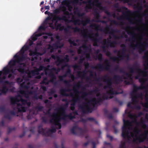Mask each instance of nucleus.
Instances as JSON below:
<instances>
[{"label":"nucleus","instance_id":"nucleus-1","mask_svg":"<svg viewBox=\"0 0 148 148\" xmlns=\"http://www.w3.org/2000/svg\"><path fill=\"white\" fill-rule=\"evenodd\" d=\"M56 110L61 112L59 116H58L56 113L53 112L51 116L52 118L50 119L49 122L55 126H58V129H60L61 128V125L60 122L61 120L65 121H67L66 118L68 117V114H66L65 112V108L64 106H60L58 108H57Z\"/></svg>","mask_w":148,"mask_h":148},{"label":"nucleus","instance_id":"nucleus-2","mask_svg":"<svg viewBox=\"0 0 148 148\" xmlns=\"http://www.w3.org/2000/svg\"><path fill=\"white\" fill-rule=\"evenodd\" d=\"M103 100L101 97H99L96 99L94 98L88 101L87 103H84L82 105H80L79 108L81 109L82 112L86 113L87 111L91 112L92 111L90 108V104H91L94 107L97 104H99L103 101Z\"/></svg>","mask_w":148,"mask_h":148},{"label":"nucleus","instance_id":"nucleus-3","mask_svg":"<svg viewBox=\"0 0 148 148\" xmlns=\"http://www.w3.org/2000/svg\"><path fill=\"white\" fill-rule=\"evenodd\" d=\"M108 77L107 75L104 76L101 79L104 80V81L106 82V85L104 86L103 88L106 89L107 88H108L110 90L107 91V94L110 96V98H112L113 96L112 95H117L118 94V92L114 90L112 87V79L108 77V79H107Z\"/></svg>","mask_w":148,"mask_h":148},{"label":"nucleus","instance_id":"nucleus-4","mask_svg":"<svg viewBox=\"0 0 148 148\" xmlns=\"http://www.w3.org/2000/svg\"><path fill=\"white\" fill-rule=\"evenodd\" d=\"M123 125L122 127V133L121 136L124 139H127V140H130L131 139V136L129 135V129L128 127L131 125V123L129 120H125L123 119Z\"/></svg>","mask_w":148,"mask_h":148},{"label":"nucleus","instance_id":"nucleus-5","mask_svg":"<svg viewBox=\"0 0 148 148\" xmlns=\"http://www.w3.org/2000/svg\"><path fill=\"white\" fill-rule=\"evenodd\" d=\"M12 84V82L8 80H4L1 77H0V95L6 94L8 90L6 85H11Z\"/></svg>","mask_w":148,"mask_h":148},{"label":"nucleus","instance_id":"nucleus-6","mask_svg":"<svg viewBox=\"0 0 148 148\" xmlns=\"http://www.w3.org/2000/svg\"><path fill=\"white\" fill-rule=\"evenodd\" d=\"M114 7L116 8V11L119 12H122L123 14H124V11H125L124 18L126 19L129 20L130 18L129 14L131 13V12L130 10H128L127 8L125 6H122L121 7H119V4L118 3L114 4L113 5Z\"/></svg>","mask_w":148,"mask_h":148},{"label":"nucleus","instance_id":"nucleus-7","mask_svg":"<svg viewBox=\"0 0 148 148\" xmlns=\"http://www.w3.org/2000/svg\"><path fill=\"white\" fill-rule=\"evenodd\" d=\"M133 46L131 45V47L133 48H133L134 49L135 48H137L138 49V51L140 53L144 52L145 51L144 49H145L148 47V42L147 41H145L143 42H140L139 44L137 43L136 44H133Z\"/></svg>","mask_w":148,"mask_h":148},{"label":"nucleus","instance_id":"nucleus-8","mask_svg":"<svg viewBox=\"0 0 148 148\" xmlns=\"http://www.w3.org/2000/svg\"><path fill=\"white\" fill-rule=\"evenodd\" d=\"M14 57L16 59L11 60L8 63L10 68H12L15 66L16 62L19 63L23 61L25 59L24 56H20L19 55H17V54L14 56Z\"/></svg>","mask_w":148,"mask_h":148},{"label":"nucleus","instance_id":"nucleus-9","mask_svg":"<svg viewBox=\"0 0 148 148\" xmlns=\"http://www.w3.org/2000/svg\"><path fill=\"white\" fill-rule=\"evenodd\" d=\"M70 131L71 133L74 135L78 134L80 136H83L86 132L85 130H84L77 125L73 126L70 129Z\"/></svg>","mask_w":148,"mask_h":148},{"label":"nucleus","instance_id":"nucleus-10","mask_svg":"<svg viewBox=\"0 0 148 148\" xmlns=\"http://www.w3.org/2000/svg\"><path fill=\"white\" fill-rule=\"evenodd\" d=\"M104 63L105 64H104L101 63L97 64L96 66L94 67V68L99 70H100L102 71L104 70L109 71L110 69V65L108 60L107 59L105 60Z\"/></svg>","mask_w":148,"mask_h":148},{"label":"nucleus","instance_id":"nucleus-11","mask_svg":"<svg viewBox=\"0 0 148 148\" xmlns=\"http://www.w3.org/2000/svg\"><path fill=\"white\" fill-rule=\"evenodd\" d=\"M48 76L50 77L49 81H48L47 77H44L42 80L40 82L41 84H45L47 85L49 84L50 82H53L56 79V77L55 75L52 71L48 73Z\"/></svg>","mask_w":148,"mask_h":148},{"label":"nucleus","instance_id":"nucleus-12","mask_svg":"<svg viewBox=\"0 0 148 148\" xmlns=\"http://www.w3.org/2000/svg\"><path fill=\"white\" fill-rule=\"evenodd\" d=\"M43 69L45 70V74L47 75V70H48L49 69L41 65L40 66L39 68H37L35 70L31 71L28 74V75L29 77H30V75H32L33 76H34L36 75H38L39 74V72L40 71H42Z\"/></svg>","mask_w":148,"mask_h":148},{"label":"nucleus","instance_id":"nucleus-13","mask_svg":"<svg viewBox=\"0 0 148 148\" xmlns=\"http://www.w3.org/2000/svg\"><path fill=\"white\" fill-rule=\"evenodd\" d=\"M148 135V130L145 131L144 133L140 135L139 137H137L136 135L135 136L136 137V138L133 139V141L135 142L138 141L139 143H142L146 139H148L147 136Z\"/></svg>","mask_w":148,"mask_h":148},{"label":"nucleus","instance_id":"nucleus-14","mask_svg":"<svg viewBox=\"0 0 148 148\" xmlns=\"http://www.w3.org/2000/svg\"><path fill=\"white\" fill-rule=\"evenodd\" d=\"M110 30L109 32V34L112 36L115 39H120V36L114 35L115 33L118 32H119V30L117 29H110L109 26L107 25L106 28L105 29L104 31L108 32L109 31L108 30Z\"/></svg>","mask_w":148,"mask_h":148},{"label":"nucleus","instance_id":"nucleus-15","mask_svg":"<svg viewBox=\"0 0 148 148\" xmlns=\"http://www.w3.org/2000/svg\"><path fill=\"white\" fill-rule=\"evenodd\" d=\"M148 87V84L146 85L142 86H138L135 85H134L133 90L131 92L130 95H138L139 93H137L138 90L143 89H146Z\"/></svg>","mask_w":148,"mask_h":148},{"label":"nucleus","instance_id":"nucleus-16","mask_svg":"<svg viewBox=\"0 0 148 148\" xmlns=\"http://www.w3.org/2000/svg\"><path fill=\"white\" fill-rule=\"evenodd\" d=\"M38 132L39 134L45 136H50L51 133L50 131H49V129L45 132V130L42 128L41 125H40L38 126Z\"/></svg>","mask_w":148,"mask_h":148},{"label":"nucleus","instance_id":"nucleus-17","mask_svg":"<svg viewBox=\"0 0 148 148\" xmlns=\"http://www.w3.org/2000/svg\"><path fill=\"white\" fill-rule=\"evenodd\" d=\"M126 47L123 48L122 49V52L121 55L120 56H119L118 57H110V60H112L114 62L116 61L119 62L121 60L123 59L124 55L125 54V51H126Z\"/></svg>","mask_w":148,"mask_h":148},{"label":"nucleus","instance_id":"nucleus-18","mask_svg":"<svg viewBox=\"0 0 148 148\" xmlns=\"http://www.w3.org/2000/svg\"><path fill=\"white\" fill-rule=\"evenodd\" d=\"M72 29L73 30L74 32H81L82 34L83 38L85 39L86 42H87L88 38L90 37L86 33H84L83 30L80 28L76 27H73Z\"/></svg>","mask_w":148,"mask_h":148},{"label":"nucleus","instance_id":"nucleus-19","mask_svg":"<svg viewBox=\"0 0 148 148\" xmlns=\"http://www.w3.org/2000/svg\"><path fill=\"white\" fill-rule=\"evenodd\" d=\"M107 43L110 44L109 46L110 47H114L117 44V42L116 41H111L110 40L108 39V41H107L106 39H104L103 41V45L106 46L107 48L109 47V45L107 44Z\"/></svg>","mask_w":148,"mask_h":148},{"label":"nucleus","instance_id":"nucleus-20","mask_svg":"<svg viewBox=\"0 0 148 148\" xmlns=\"http://www.w3.org/2000/svg\"><path fill=\"white\" fill-rule=\"evenodd\" d=\"M90 22V19L87 18L85 21L82 20L81 21L79 19H76L74 21V23L75 25L77 24L79 25V23L81 22L82 25L84 26H86L87 24L89 23Z\"/></svg>","mask_w":148,"mask_h":148},{"label":"nucleus","instance_id":"nucleus-21","mask_svg":"<svg viewBox=\"0 0 148 148\" xmlns=\"http://www.w3.org/2000/svg\"><path fill=\"white\" fill-rule=\"evenodd\" d=\"M134 67H135L136 69L137 70V72L139 74L140 73H142L144 74L145 73L147 74V71L145 69H144L142 71L139 67V64L137 62H135L133 64Z\"/></svg>","mask_w":148,"mask_h":148},{"label":"nucleus","instance_id":"nucleus-22","mask_svg":"<svg viewBox=\"0 0 148 148\" xmlns=\"http://www.w3.org/2000/svg\"><path fill=\"white\" fill-rule=\"evenodd\" d=\"M99 36V34L98 32L94 34V36H91V40L93 42V45L94 46H98V43L99 42L100 38H98Z\"/></svg>","mask_w":148,"mask_h":148},{"label":"nucleus","instance_id":"nucleus-23","mask_svg":"<svg viewBox=\"0 0 148 148\" xmlns=\"http://www.w3.org/2000/svg\"><path fill=\"white\" fill-rule=\"evenodd\" d=\"M67 8L66 7L64 6H63L60 7L58 9H56L54 11V13L55 14H57L60 13V10L63 11L64 14L68 15L69 14V12L68 11H66Z\"/></svg>","mask_w":148,"mask_h":148},{"label":"nucleus","instance_id":"nucleus-24","mask_svg":"<svg viewBox=\"0 0 148 148\" xmlns=\"http://www.w3.org/2000/svg\"><path fill=\"white\" fill-rule=\"evenodd\" d=\"M113 83L114 84H118L120 81H122V78L118 75H114L113 77Z\"/></svg>","mask_w":148,"mask_h":148},{"label":"nucleus","instance_id":"nucleus-25","mask_svg":"<svg viewBox=\"0 0 148 148\" xmlns=\"http://www.w3.org/2000/svg\"><path fill=\"white\" fill-rule=\"evenodd\" d=\"M51 19V18L49 17H48L47 18H46L42 25L40 26L38 28V31H40L41 30H45L47 27L46 26L47 24V21H48L50 20Z\"/></svg>","mask_w":148,"mask_h":148},{"label":"nucleus","instance_id":"nucleus-26","mask_svg":"<svg viewBox=\"0 0 148 148\" xmlns=\"http://www.w3.org/2000/svg\"><path fill=\"white\" fill-rule=\"evenodd\" d=\"M130 96L132 98V103L134 104L137 102V99L138 98H142V93H140L138 94V95H130Z\"/></svg>","mask_w":148,"mask_h":148},{"label":"nucleus","instance_id":"nucleus-27","mask_svg":"<svg viewBox=\"0 0 148 148\" xmlns=\"http://www.w3.org/2000/svg\"><path fill=\"white\" fill-rule=\"evenodd\" d=\"M62 5H66L68 8V10L69 11H71L73 9L72 6L70 5L71 3L69 0H65L63 1L62 3Z\"/></svg>","mask_w":148,"mask_h":148},{"label":"nucleus","instance_id":"nucleus-28","mask_svg":"<svg viewBox=\"0 0 148 148\" xmlns=\"http://www.w3.org/2000/svg\"><path fill=\"white\" fill-rule=\"evenodd\" d=\"M99 89L98 88H97L95 90L90 91L88 93L86 92H83L81 97L83 99H84L85 97H86L88 94L91 95L92 94V92L97 93L99 92Z\"/></svg>","mask_w":148,"mask_h":148},{"label":"nucleus","instance_id":"nucleus-29","mask_svg":"<svg viewBox=\"0 0 148 148\" xmlns=\"http://www.w3.org/2000/svg\"><path fill=\"white\" fill-rule=\"evenodd\" d=\"M71 90H72L69 88H68L67 89L65 88H62L60 89V94L64 96L68 97L69 96V95L66 93V92H70Z\"/></svg>","mask_w":148,"mask_h":148},{"label":"nucleus","instance_id":"nucleus-30","mask_svg":"<svg viewBox=\"0 0 148 148\" xmlns=\"http://www.w3.org/2000/svg\"><path fill=\"white\" fill-rule=\"evenodd\" d=\"M82 83L83 82H79L77 84H76L75 85L73 88V90L74 91L75 93L79 94L81 92H79L78 89H76V88H78L80 87H82L81 86L82 84Z\"/></svg>","mask_w":148,"mask_h":148},{"label":"nucleus","instance_id":"nucleus-31","mask_svg":"<svg viewBox=\"0 0 148 148\" xmlns=\"http://www.w3.org/2000/svg\"><path fill=\"white\" fill-rule=\"evenodd\" d=\"M127 33L128 34L131 35L132 36L131 39L129 38L128 40V41L130 42L132 40L133 42H135V40L136 39L135 36L136 35V34L134 32L129 31L127 32Z\"/></svg>","mask_w":148,"mask_h":148},{"label":"nucleus","instance_id":"nucleus-32","mask_svg":"<svg viewBox=\"0 0 148 148\" xmlns=\"http://www.w3.org/2000/svg\"><path fill=\"white\" fill-rule=\"evenodd\" d=\"M58 78L60 81L61 82H63L66 86H71V85L70 84L71 82L70 81H68L66 80H64V78L62 75L59 76Z\"/></svg>","mask_w":148,"mask_h":148},{"label":"nucleus","instance_id":"nucleus-33","mask_svg":"<svg viewBox=\"0 0 148 148\" xmlns=\"http://www.w3.org/2000/svg\"><path fill=\"white\" fill-rule=\"evenodd\" d=\"M10 101L11 104L12 105L15 104L17 102L21 101L20 99H19L17 96L15 97H11L10 98Z\"/></svg>","mask_w":148,"mask_h":148},{"label":"nucleus","instance_id":"nucleus-34","mask_svg":"<svg viewBox=\"0 0 148 148\" xmlns=\"http://www.w3.org/2000/svg\"><path fill=\"white\" fill-rule=\"evenodd\" d=\"M20 93L24 95L25 97L28 98L29 95L32 94L33 91L31 90L26 91L24 90H21Z\"/></svg>","mask_w":148,"mask_h":148},{"label":"nucleus","instance_id":"nucleus-35","mask_svg":"<svg viewBox=\"0 0 148 148\" xmlns=\"http://www.w3.org/2000/svg\"><path fill=\"white\" fill-rule=\"evenodd\" d=\"M23 65L24 66H25V64L24 63H19V65L18 66V68L17 69L19 72L22 73H24L25 71V69L21 66V65Z\"/></svg>","mask_w":148,"mask_h":148},{"label":"nucleus","instance_id":"nucleus-36","mask_svg":"<svg viewBox=\"0 0 148 148\" xmlns=\"http://www.w3.org/2000/svg\"><path fill=\"white\" fill-rule=\"evenodd\" d=\"M80 97H78L72 99L71 101L72 103L71 104V105L75 106L77 103L80 101Z\"/></svg>","mask_w":148,"mask_h":148},{"label":"nucleus","instance_id":"nucleus-37","mask_svg":"<svg viewBox=\"0 0 148 148\" xmlns=\"http://www.w3.org/2000/svg\"><path fill=\"white\" fill-rule=\"evenodd\" d=\"M29 49V47L28 45H25L20 50V52L21 54L22 55L21 56H24V54L25 52L27 51Z\"/></svg>","mask_w":148,"mask_h":148},{"label":"nucleus","instance_id":"nucleus-38","mask_svg":"<svg viewBox=\"0 0 148 148\" xmlns=\"http://www.w3.org/2000/svg\"><path fill=\"white\" fill-rule=\"evenodd\" d=\"M99 0H95L93 4L94 3V2L96 3L95 6L98 7L100 10H104L106 9V8L104 7H103L101 5V4L99 3Z\"/></svg>","mask_w":148,"mask_h":148},{"label":"nucleus","instance_id":"nucleus-39","mask_svg":"<svg viewBox=\"0 0 148 148\" xmlns=\"http://www.w3.org/2000/svg\"><path fill=\"white\" fill-rule=\"evenodd\" d=\"M51 57L53 59L55 60L56 59L57 60V62H59L57 64V66L62 63V61L60 60V58L59 56L52 54L51 56Z\"/></svg>","mask_w":148,"mask_h":148},{"label":"nucleus","instance_id":"nucleus-40","mask_svg":"<svg viewBox=\"0 0 148 148\" xmlns=\"http://www.w3.org/2000/svg\"><path fill=\"white\" fill-rule=\"evenodd\" d=\"M90 27L92 28H94L96 30L102 31V29L101 28L100 25L98 24H91L90 25Z\"/></svg>","mask_w":148,"mask_h":148},{"label":"nucleus","instance_id":"nucleus-41","mask_svg":"<svg viewBox=\"0 0 148 148\" xmlns=\"http://www.w3.org/2000/svg\"><path fill=\"white\" fill-rule=\"evenodd\" d=\"M53 20L55 21L56 19L59 21L61 20L66 21L67 20L66 17V16H63L62 17H60L59 16H55L54 18L53 19Z\"/></svg>","mask_w":148,"mask_h":148},{"label":"nucleus","instance_id":"nucleus-42","mask_svg":"<svg viewBox=\"0 0 148 148\" xmlns=\"http://www.w3.org/2000/svg\"><path fill=\"white\" fill-rule=\"evenodd\" d=\"M93 11L95 14V19L96 20H97L98 19H99L100 15L98 12V9L97 8L94 9Z\"/></svg>","mask_w":148,"mask_h":148},{"label":"nucleus","instance_id":"nucleus-43","mask_svg":"<svg viewBox=\"0 0 148 148\" xmlns=\"http://www.w3.org/2000/svg\"><path fill=\"white\" fill-rule=\"evenodd\" d=\"M125 74L126 75V77H124V79H127L128 78H129L130 79H132V77L133 74L130 73V71L128 73L126 72Z\"/></svg>","mask_w":148,"mask_h":148},{"label":"nucleus","instance_id":"nucleus-44","mask_svg":"<svg viewBox=\"0 0 148 148\" xmlns=\"http://www.w3.org/2000/svg\"><path fill=\"white\" fill-rule=\"evenodd\" d=\"M42 34H43L42 33H38L35 34L32 36L31 38L32 40L33 41L36 40H37L38 37L41 36Z\"/></svg>","mask_w":148,"mask_h":148},{"label":"nucleus","instance_id":"nucleus-45","mask_svg":"<svg viewBox=\"0 0 148 148\" xmlns=\"http://www.w3.org/2000/svg\"><path fill=\"white\" fill-rule=\"evenodd\" d=\"M20 86L22 88L28 89L29 88V84H26L25 82H23L20 84Z\"/></svg>","mask_w":148,"mask_h":148},{"label":"nucleus","instance_id":"nucleus-46","mask_svg":"<svg viewBox=\"0 0 148 148\" xmlns=\"http://www.w3.org/2000/svg\"><path fill=\"white\" fill-rule=\"evenodd\" d=\"M133 132L135 134V136H134V134L133 133L131 132V136L133 138H134V136L136 138H136V137L135 136L136 135L137 136V137H138L137 136V135L138 134H139V133L140 132V131L138 129H135V130H134Z\"/></svg>","mask_w":148,"mask_h":148},{"label":"nucleus","instance_id":"nucleus-47","mask_svg":"<svg viewBox=\"0 0 148 148\" xmlns=\"http://www.w3.org/2000/svg\"><path fill=\"white\" fill-rule=\"evenodd\" d=\"M3 74L4 75H6L7 74H9L10 72V69L6 67H5L3 69Z\"/></svg>","mask_w":148,"mask_h":148},{"label":"nucleus","instance_id":"nucleus-48","mask_svg":"<svg viewBox=\"0 0 148 148\" xmlns=\"http://www.w3.org/2000/svg\"><path fill=\"white\" fill-rule=\"evenodd\" d=\"M127 68L129 70L130 73L132 74L134 73L135 71H137V70L135 69V67H134V66L131 67L129 65L127 66Z\"/></svg>","mask_w":148,"mask_h":148},{"label":"nucleus","instance_id":"nucleus-49","mask_svg":"<svg viewBox=\"0 0 148 148\" xmlns=\"http://www.w3.org/2000/svg\"><path fill=\"white\" fill-rule=\"evenodd\" d=\"M147 95H146L145 97V100L147 101V102L146 103H142V104L143 106L146 108H148V97H147Z\"/></svg>","mask_w":148,"mask_h":148},{"label":"nucleus","instance_id":"nucleus-50","mask_svg":"<svg viewBox=\"0 0 148 148\" xmlns=\"http://www.w3.org/2000/svg\"><path fill=\"white\" fill-rule=\"evenodd\" d=\"M143 58V59L145 60V62H148V50L145 53L144 55Z\"/></svg>","mask_w":148,"mask_h":148},{"label":"nucleus","instance_id":"nucleus-51","mask_svg":"<svg viewBox=\"0 0 148 148\" xmlns=\"http://www.w3.org/2000/svg\"><path fill=\"white\" fill-rule=\"evenodd\" d=\"M18 96L20 97V101L21 102L22 104L24 105H26V103H27V100L22 98L20 95H19Z\"/></svg>","mask_w":148,"mask_h":148},{"label":"nucleus","instance_id":"nucleus-52","mask_svg":"<svg viewBox=\"0 0 148 148\" xmlns=\"http://www.w3.org/2000/svg\"><path fill=\"white\" fill-rule=\"evenodd\" d=\"M96 58L98 60L101 62L103 60V56L101 53H100L96 56Z\"/></svg>","mask_w":148,"mask_h":148},{"label":"nucleus","instance_id":"nucleus-53","mask_svg":"<svg viewBox=\"0 0 148 148\" xmlns=\"http://www.w3.org/2000/svg\"><path fill=\"white\" fill-rule=\"evenodd\" d=\"M58 128V127H54L53 126H52L51 127V129H49V131H50L51 132V133H55L56 132V129H59Z\"/></svg>","mask_w":148,"mask_h":148},{"label":"nucleus","instance_id":"nucleus-54","mask_svg":"<svg viewBox=\"0 0 148 148\" xmlns=\"http://www.w3.org/2000/svg\"><path fill=\"white\" fill-rule=\"evenodd\" d=\"M68 41L71 45H72L74 46H77V44L75 42L74 40H72L70 38L68 39Z\"/></svg>","mask_w":148,"mask_h":148},{"label":"nucleus","instance_id":"nucleus-55","mask_svg":"<svg viewBox=\"0 0 148 148\" xmlns=\"http://www.w3.org/2000/svg\"><path fill=\"white\" fill-rule=\"evenodd\" d=\"M58 45H59V42H56L53 44L52 46H51V45H49V48L50 49L51 48H53V47H55V48H58Z\"/></svg>","mask_w":148,"mask_h":148},{"label":"nucleus","instance_id":"nucleus-56","mask_svg":"<svg viewBox=\"0 0 148 148\" xmlns=\"http://www.w3.org/2000/svg\"><path fill=\"white\" fill-rule=\"evenodd\" d=\"M139 81L140 83H141V86H144L143 84L145 83L146 80L145 78L142 77L139 79Z\"/></svg>","mask_w":148,"mask_h":148},{"label":"nucleus","instance_id":"nucleus-57","mask_svg":"<svg viewBox=\"0 0 148 148\" xmlns=\"http://www.w3.org/2000/svg\"><path fill=\"white\" fill-rule=\"evenodd\" d=\"M135 8H137L138 10V11L136 12L137 13H139V10H142L143 8V7L142 4H140L139 6L138 5V6H136Z\"/></svg>","mask_w":148,"mask_h":148},{"label":"nucleus","instance_id":"nucleus-58","mask_svg":"<svg viewBox=\"0 0 148 148\" xmlns=\"http://www.w3.org/2000/svg\"><path fill=\"white\" fill-rule=\"evenodd\" d=\"M59 28V30L62 31L63 29L64 30V26H61V24L60 23H59L57 25L56 28Z\"/></svg>","mask_w":148,"mask_h":148},{"label":"nucleus","instance_id":"nucleus-59","mask_svg":"<svg viewBox=\"0 0 148 148\" xmlns=\"http://www.w3.org/2000/svg\"><path fill=\"white\" fill-rule=\"evenodd\" d=\"M26 109L23 106L21 107L20 108H18V111L19 112H26Z\"/></svg>","mask_w":148,"mask_h":148},{"label":"nucleus","instance_id":"nucleus-60","mask_svg":"<svg viewBox=\"0 0 148 148\" xmlns=\"http://www.w3.org/2000/svg\"><path fill=\"white\" fill-rule=\"evenodd\" d=\"M43 108L44 107L43 106L39 105L36 106V109L39 111H42L43 110Z\"/></svg>","mask_w":148,"mask_h":148},{"label":"nucleus","instance_id":"nucleus-61","mask_svg":"<svg viewBox=\"0 0 148 148\" xmlns=\"http://www.w3.org/2000/svg\"><path fill=\"white\" fill-rule=\"evenodd\" d=\"M61 61H62V63L63 62L65 61V60L66 61V62H68L69 61V56L67 55H66L65 56V57L63 59L60 60Z\"/></svg>","mask_w":148,"mask_h":148},{"label":"nucleus","instance_id":"nucleus-62","mask_svg":"<svg viewBox=\"0 0 148 148\" xmlns=\"http://www.w3.org/2000/svg\"><path fill=\"white\" fill-rule=\"evenodd\" d=\"M51 70L55 72L56 74H58V73L60 71V69L59 68L56 69L55 67H53L51 69Z\"/></svg>","mask_w":148,"mask_h":148},{"label":"nucleus","instance_id":"nucleus-63","mask_svg":"<svg viewBox=\"0 0 148 148\" xmlns=\"http://www.w3.org/2000/svg\"><path fill=\"white\" fill-rule=\"evenodd\" d=\"M92 2V0H88L87 1V2L88 4V5L86 7V8L87 9H91V4Z\"/></svg>","mask_w":148,"mask_h":148},{"label":"nucleus","instance_id":"nucleus-64","mask_svg":"<svg viewBox=\"0 0 148 148\" xmlns=\"http://www.w3.org/2000/svg\"><path fill=\"white\" fill-rule=\"evenodd\" d=\"M15 130V127H8V134H9L10 132Z\"/></svg>","mask_w":148,"mask_h":148}]
</instances>
